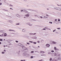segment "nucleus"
Returning <instances> with one entry per match:
<instances>
[{"mask_svg": "<svg viewBox=\"0 0 61 61\" xmlns=\"http://www.w3.org/2000/svg\"><path fill=\"white\" fill-rule=\"evenodd\" d=\"M26 25H29V26H32L33 25V24H31V23L30 22H28L26 24Z\"/></svg>", "mask_w": 61, "mask_h": 61, "instance_id": "obj_1", "label": "nucleus"}, {"mask_svg": "<svg viewBox=\"0 0 61 61\" xmlns=\"http://www.w3.org/2000/svg\"><path fill=\"white\" fill-rule=\"evenodd\" d=\"M56 58V60H61V58L60 57H57L55 58L54 59Z\"/></svg>", "mask_w": 61, "mask_h": 61, "instance_id": "obj_2", "label": "nucleus"}, {"mask_svg": "<svg viewBox=\"0 0 61 61\" xmlns=\"http://www.w3.org/2000/svg\"><path fill=\"white\" fill-rule=\"evenodd\" d=\"M31 10V11H34L35 12H36V13H38V11H36V10H31L30 9H28L27 10Z\"/></svg>", "mask_w": 61, "mask_h": 61, "instance_id": "obj_3", "label": "nucleus"}, {"mask_svg": "<svg viewBox=\"0 0 61 61\" xmlns=\"http://www.w3.org/2000/svg\"><path fill=\"white\" fill-rule=\"evenodd\" d=\"M25 16H26V17H28L30 16V15L28 14H26Z\"/></svg>", "mask_w": 61, "mask_h": 61, "instance_id": "obj_4", "label": "nucleus"}, {"mask_svg": "<svg viewBox=\"0 0 61 61\" xmlns=\"http://www.w3.org/2000/svg\"><path fill=\"white\" fill-rule=\"evenodd\" d=\"M29 35H36V33H30L29 34Z\"/></svg>", "mask_w": 61, "mask_h": 61, "instance_id": "obj_5", "label": "nucleus"}, {"mask_svg": "<svg viewBox=\"0 0 61 61\" xmlns=\"http://www.w3.org/2000/svg\"><path fill=\"white\" fill-rule=\"evenodd\" d=\"M26 52H24L23 53V56H26Z\"/></svg>", "mask_w": 61, "mask_h": 61, "instance_id": "obj_6", "label": "nucleus"}, {"mask_svg": "<svg viewBox=\"0 0 61 61\" xmlns=\"http://www.w3.org/2000/svg\"><path fill=\"white\" fill-rule=\"evenodd\" d=\"M9 31H13V32H15V31L13 30L10 29L9 30Z\"/></svg>", "mask_w": 61, "mask_h": 61, "instance_id": "obj_7", "label": "nucleus"}, {"mask_svg": "<svg viewBox=\"0 0 61 61\" xmlns=\"http://www.w3.org/2000/svg\"><path fill=\"white\" fill-rule=\"evenodd\" d=\"M24 10V12H25V13H28V12L27 10Z\"/></svg>", "mask_w": 61, "mask_h": 61, "instance_id": "obj_8", "label": "nucleus"}, {"mask_svg": "<svg viewBox=\"0 0 61 61\" xmlns=\"http://www.w3.org/2000/svg\"><path fill=\"white\" fill-rule=\"evenodd\" d=\"M16 16L17 17H19V18H20V15L18 14H16Z\"/></svg>", "mask_w": 61, "mask_h": 61, "instance_id": "obj_9", "label": "nucleus"}, {"mask_svg": "<svg viewBox=\"0 0 61 61\" xmlns=\"http://www.w3.org/2000/svg\"><path fill=\"white\" fill-rule=\"evenodd\" d=\"M50 45H49V44H47L46 45V46L47 47H49V46H50Z\"/></svg>", "mask_w": 61, "mask_h": 61, "instance_id": "obj_10", "label": "nucleus"}, {"mask_svg": "<svg viewBox=\"0 0 61 61\" xmlns=\"http://www.w3.org/2000/svg\"><path fill=\"white\" fill-rule=\"evenodd\" d=\"M20 51H19L18 52H17V53L18 54V56L19 55V54H20Z\"/></svg>", "mask_w": 61, "mask_h": 61, "instance_id": "obj_11", "label": "nucleus"}, {"mask_svg": "<svg viewBox=\"0 0 61 61\" xmlns=\"http://www.w3.org/2000/svg\"><path fill=\"white\" fill-rule=\"evenodd\" d=\"M6 41H7V42H11V41H12V40H6Z\"/></svg>", "mask_w": 61, "mask_h": 61, "instance_id": "obj_12", "label": "nucleus"}, {"mask_svg": "<svg viewBox=\"0 0 61 61\" xmlns=\"http://www.w3.org/2000/svg\"><path fill=\"white\" fill-rule=\"evenodd\" d=\"M52 43L53 44H56L57 43L56 42L54 41H52Z\"/></svg>", "mask_w": 61, "mask_h": 61, "instance_id": "obj_13", "label": "nucleus"}, {"mask_svg": "<svg viewBox=\"0 0 61 61\" xmlns=\"http://www.w3.org/2000/svg\"><path fill=\"white\" fill-rule=\"evenodd\" d=\"M0 33H4V30H0Z\"/></svg>", "mask_w": 61, "mask_h": 61, "instance_id": "obj_14", "label": "nucleus"}, {"mask_svg": "<svg viewBox=\"0 0 61 61\" xmlns=\"http://www.w3.org/2000/svg\"><path fill=\"white\" fill-rule=\"evenodd\" d=\"M56 22H58H58H57V21H54V23H55V24H59V23H56Z\"/></svg>", "mask_w": 61, "mask_h": 61, "instance_id": "obj_15", "label": "nucleus"}, {"mask_svg": "<svg viewBox=\"0 0 61 61\" xmlns=\"http://www.w3.org/2000/svg\"><path fill=\"white\" fill-rule=\"evenodd\" d=\"M29 56V54L26 53V56Z\"/></svg>", "mask_w": 61, "mask_h": 61, "instance_id": "obj_16", "label": "nucleus"}, {"mask_svg": "<svg viewBox=\"0 0 61 61\" xmlns=\"http://www.w3.org/2000/svg\"><path fill=\"white\" fill-rule=\"evenodd\" d=\"M9 21V22H10V23H13V21H12V20H10Z\"/></svg>", "mask_w": 61, "mask_h": 61, "instance_id": "obj_17", "label": "nucleus"}, {"mask_svg": "<svg viewBox=\"0 0 61 61\" xmlns=\"http://www.w3.org/2000/svg\"><path fill=\"white\" fill-rule=\"evenodd\" d=\"M22 31L23 32H25V29H23L22 30Z\"/></svg>", "mask_w": 61, "mask_h": 61, "instance_id": "obj_18", "label": "nucleus"}, {"mask_svg": "<svg viewBox=\"0 0 61 61\" xmlns=\"http://www.w3.org/2000/svg\"><path fill=\"white\" fill-rule=\"evenodd\" d=\"M22 48L24 49V50H25V46H24L23 47H22Z\"/></svg>", "mask_w": 61, "mask_h": 61, "instance_id": "obj_19", "label": "nucleus"}, {"mask_svg": "<svg viewBox=\"0 0 61 61\" xmlns=\"http://www.w3.org/2000/svg\"><path fill=\"white\" fill-rule=\"evenodd\" d=\"M41 56H46V55L45 54H41Z\"/></svg>", "mask_w": 61, "mask_h": 61, "instance_id": "obj_20", "label": "nucleus"}, {"mask_svg": "<svg viewBox=\"0 0 61 61\" xmlns=\"http://www.w3.org/2000/svg\"><path fill=\"white\" fill-rule=\"evenodd\" d=\"M4 36V34H2L1 35H0V36L2 37L3 36Z\"/></svg>", "mask_w": 61, "mask_h": 61, "instance_id": "obj_21", "label": "nucleus"}, {"mask_svg": "<svg viewBox=\"0 0 61 61\" xmlns=\"http://www.w3.org/2000/svg\"><path fill=\"white\" fill-rule=\"evenodd\" d=\"M7 35V34H6V33H5L4 35V36H6Z\"/></svg>", "mask_w": 61, "mask_h": 61, "instance_id": "obj_22", "label": "nucleus"}, {"mask_svg": "<svg viewBox=\"0 0 61 61\" xmlns=\"http://www.w3.org/2000/svg\"><path fill=\"white\" fill-rule=\"evenodd\" d=\"M24 50H28V49H27V48H25Z\"/></svg>", "mask_w": 61, "mask_h": 61, "instance_id": "obj_23", "label": "nucleus"}, {"mask_svg": "<svg viewBox=\"0 0 61 61\" xmlns=\"http://www.w3.org/2000/svg\"><path fill=\"white\" fill-rule=\"evenodd\" d=\"M54 9H56V10H58L57 9V8L56 7H54Z\"/></svg>", "mask_w": 61, "mask_h": 61, "instance_id": "obj_24", "label": "nucleus"}, {"mask_svg": "<svg viewBox=\"0 0 61 61\" xmlns=\"http://www.w3.org/2000/svg\"><path fill=\"white\" fill-rule=\"evenodd\" d=\"M30 21H33L34 20L33 19H30Z\"/></svg>", "mask_w": 61, "mask_h": 61, "instance_id": "obj_25", "label": "nucleus"}, {"mask_svg": "<svg viewBox=\"0 0 61 61\" xmlns=\"http://www.w3.org/2000/svg\"><path fill=\"white\" fill-rule=\"evenodd\" d=\"M44 17H43V18H48L46 17L43 16Z\"/></svg>", "mask_w": 61, "mask_h": 61, "instance_id": "obj_26", "label": "nucleus"}, {"mask_svg": "<svg viewBox=\"0 0 61 61\" xmlns=\"http://www.w3.org/2000/svg\"><path fill=\"white\" fill-rule=\"evenodd\" d=\"M45 28L46 29H48V27H45Z\"/></svg>", "mask_w": 61, "mask_h": 61, "instance_id": "obj_27", "label": "nucleus"}, {"mask_svg": "<svg viewBox=\"0 0 61 61\" xmlns=\"http://www.w3.org/2000/svg\"><path fill=\"white\" fill-rule=\"evenodd\" d=\"M49 23H50V24H52V23H53L52 22H49Z\"/></svg>", "mask_w": 61, "mask_h": 61, "instance_id": "obj_28", "label": "nucleus"}, {"mask_svg": "<svg viewBox=\"0 0 61 61\" xmlns=\"http://www.w3.org/2000/svg\"><path fill=\"white\" fill-rule=\"evenodd\" d=\"M19 23H16V25H19Z\"/></svg>", "mask_w": 61, "mask_h": 61, "instance_id": "obj_29", "label": "nucleus"}, {"mask_svg": "<svg viewBox=\"0 0 61 61\" xmlns=\"http://www.w3.org/2000/svg\"><path fill=\"white\" fill-rule=\"evenodd\" d=\"M34 52V51H31L30 52V53H33Z\"/></svg>", "mask_w": 61, "mask_h": 61, "instance_id": "obj_30", "label": "nucleus"}, {"mask_svg": "<svg viewBox=\"0 0 61 61\" xmlns=\"http://www.w3.org/2000/svg\"><path fill=\"white\" fill-rule=\"evenodd\" d=\"M48 54L49 55H50V54H51V52H49L48 53Z\"/></svg>", "mask_w": 61, "mask_h": 61, "instance_id": "obj_31", "label": "nucleus"}, {"mask_svg": "<svg viewBox=\"0 0 61 61\" xmlns=\"http://www.w3.org/2000/svg\"><path fill=\"white\" fill-rule=\"evenodd\" d=\"M18 45H19V46H21V43H19L18 44Z\"/></svg>", "mask_w": 61, "mask_h": 61, "instance_id": "obj_32", "label": "nucleus"}, {"mask_svg": "<svg viewBox=\"0 0 61 61\" xmlns=\"http://www.w3.org/2000/svg\"><path fill=\"white\" fill-rule=\"evenodd\" d=\"M54 56H56V53H55Z\"/></svg>", "mask_w": 61, "mask_h": 61, "instance_id": "obj_33", "label": "nucleus"}, {"mask_svg": "<svg viewBox=\"0 0 61 61\" xmlns=\"http://www.w3.org/2000/svg\"><path fill=\"white\" fill-rule=\"evenodd\" d=\"M60 29H61V28H57V29H58L59 30H60Z\"/></svg>", "mask_w": 61, "mask_h": 61, "instance_id": "obj_34", "label": "nucleus"}, {"mask_svg": "<svg viewBox=\"0 0 61 61\" xmlns=\"http://www.w3.org/2000/svg\"><path fill=\"white\" fill-rule=\"evenodd\" d=\"M33 43V44H36V42H34Z\"/></svg>", "mask_w": 61, "mask_h": 61, "instance_id": "obj_35", "label": "nucleus"}, {"mask_svg": "<svg viewBox=\"0 0 61 61\" xmlns=\"http://www.w3.org/2000/svg\"><path fill=\"white\" fill-rule=\"evenodd\" d=\"M51 52H52V53H53L54 52V51H53V50H52L51 51Z\"/></svg>", "mask_w": 61, "mask_h": 61, "instance_id": "obj_36", "label": "nucleus"}, {"mask_svg": "<svg viewBox=\"0 0 61 61\" xmlns=\"http://www.w3.org/2000/svg\"><path fill=\"white\" fill-rule=\"evenodd\" d=\"M33 57H34L32 56H31L30 57L31 58H33Z\"/></svg>", "mask_w": 61, "mask_h": 61, "instance_id": "obj_37", "label": "nucleus"}, {"mask_svg": "<svg viewBox=\"0 0 61 61\" xmlns=\"http://www.w3.org/2000/svg\"><path fill=\"white\" fill-rule=\"evenodd\" d=\"M58 21L59 22L60 21V19H58Z\"/></svg>", "mask_w": 61, "mask_h": 61, "instance_id": "obj_38", "label": "nucleus"}, {"mask_svg": "<svg viewBox=\"0 0 61 61\" xmlns=\"http://www.w3.org/2000/svg\"><path fill=\"white\" fill-rule=\"evenodd\" d=\"M20 46H22V47H23V46H24L23 45L21 44V45H20Z\"/></svg>", "mask_w": 61, "mask_h": 61, "instance_id": "obj_39", "label": "nucleus"}, {"mask_svg": "<svg viewBox=\"0 0 61 61\" xmlns=\"http://www.w3.org/2000/svg\"><path fill=\"white\" fill-rule=\"evenodd\" d=\"M0 41H3V39H0Z\"/></svg>", "mask_w": 61, "mask_h": 61, "instance_id": "obj_40", "label": "nucleus"}, {"mask_svg": "<svg viewBox=\"0 0 61 61\" xmlns=\"http://www.w3.org/2000/svg\"><path fill=\"white\" fill-rule=\"evenodd\" d=\"M2 54H5V53L4 52H2Z\"/></svg>", "mask_w": 61, "mask_h": 61, "instance_id": "obj_41", "label": "nucleus"}, {"mask_svg": "<svg viewBox=\"0 0 61 61\" xmlns=\"http://www.w3.org/2000/svg\"><path fill=\"white\" fill-rule=\"evenodd\" d=\"M34 16L36 17H37V15H34Z\"/></svg>", "mask_w": 61, "mask_h": 61, "instance_id": "obj_42", "label": "nucleus"}, {"mask_svg": "<svg viewBox=\"0 0 61 61\" xmlns=\"http://www.w3.org/2000/svg\"><path fill=\"white\" fill-rule=\"evenodd\" d=\"M54 48L55 50H56V47H54Z\"/></svg>", "mask_w": 61, "mask_h": 61, "instance_id": "obj_43", "label": "nucleus"}, {"mask_svg": "<svg viewBox=\"0 0 61 61\" xmlns=\"http://www.w3.org/2000/svg\"><path fill=\"white\" fill-rule=\"evenodd\" d=\"M29 42H30V43H33V41H29Z\"/></svg>", "mask_w": 61, "mask_h": 61, "instance_id": "obj_44", "label": "nucleus"}, {"mask_svg": "<svg viewBox=\"0 0 61 61\" xmlns=\"http://www.w3.org/2000/svg\"><path fill=\"white\" fill-rule=\"evenodd\" d=\"M3 10H5V11H8V10H5V9H4Z\"/></svg>", "mask_w": 61, "mask_h": 61, "instance_id": "obj_45", "label": "nucleus"}, {"mask_svg": "<svg viewBox=\"0 0 61 61\" xmlns=\"http://www.w3.org/2000/svg\"><path fill=\"white\" fill-rule=\"evenodd\" d=\"M56 31V30L55 29L54 30H53V32H55V31Z\"/></svg>", "mask_w": 61, "mask_h": 61, "instance_id": "obj_46", "label": "nucleus"}, {"mask_svg": "<svg viewBox=\"0 0 61 61\" xmlns=\"http://www.w3.org/2000/svg\"><path fill=\"white\" fill-rule=\"evenodd\" d=\"M15 42H16V43H18V41H15Z\"/></svg>", "mask_w": 61, "mask_h": 61, "instance_id": "obj_47", "label": "nucleus"}, {"mask_svg": "<svg viewBox=\"0 0 61 61\" xmlns=\"http://www.w3.org/2000/svg\"><path fill=\"white\" fill-rule=\"evenodd\" d=\"M50 60H52V59L51 58L50 59Z\"/></svg>", "mask_w": 61, "mask_h": 61, "instance_id": "obj_48", "label": "nucleus"}, {"mask_svg": "<svg viewBox=\"0 0 61 61\" xmlns=\"http://www.w3.org/2000/svg\"><path fill=\"white\" fill-rule=\"evenodd\" d=\"M55 32L56 33H57V34H59V33H58V32L56 31Z\"/></svg>", "mask_w": 61, "mask_h": 61, "instance_id": "obj_49", "label": "nucleus"}, {"mask_svg": "<svg viewBox=\"0 0 61 61\" xmlns=\"http://www.w3.org/2000/svg\"><path fill=\"white\" fill-rule=\"evenodd\" d=\"M45 53V52H44V51H42V53H43H43Z\"/></svg>", "mask_w": 61, "mask_h": 61, "instance_id": "obj_50", "label": "nucleus"}, {"mask_svg": "<svg viewBox=\"0 0 61 61\" xmlns=\"http://www.w3.org/2000/svg\"><path fill=\"white\" fill-rule=\"evenodd\" d=\"M10 6H13L12 5H10Z\"/></svg>", "mask_w": 61, "mask_h": 61, "instance_id": "obj_51", "label": "nucleus"}, {"mask_svg": "<svg viewBox=\"0 0 61 61\" xmlns=\"http://www.w3.org/2000/svg\"><path fill=\"white\" fill-rule=\"evenodd\" d=\"M27 45H30V43H27Z\"/></svg>", "mask_w": 61, "mask_h": 61, "instance_id": "obj_52", "label": "nucleus"}, {"mask_svg": "<svg viewBox=\"0 0 61 61\" xmlns=\"http://www.w3.org/2000/svg\"><path fill=\"white\" fill-rule=\"evenodd\" d=\"M25 2H27V0H23Z\"/></svg>", "mask_w": 61, "mask_h": 61, "instance_id": "obj_53", "label": "nucleus"}, {"mask_svg": "<svg viewBox=\"0 0 61 61\" xmlns=\"http://www.w3.org/2000/svg\"><path fill=\"white\" fill-rule=\"evenodd\" d=\"M43 60L41 59V60H39V61H43Z\"/></svg>", "mask_w": 61, "mask_h": 61, "instance_id": "obj_54", "label": "nucleus"}, {"mask_svg": "<svg viewBox=\"0 0 61 61\" xmlns=\"http://www.w3.org/2000/svg\"><path fill=\"white\" fill-rule=\"evenodd\" d=\"M20 11H21V12H23V11H24V10H20Z\"/></svg>", "mask_w": 61, "mask_h": 61, "instance_id": "obj_55", "label": "nucleus"}, {"mask_svg": "<svg viewBox=\"0 0 61 61\" xmlns=\"http://www.w3.org/2000/svg\"><path fill=\"white\" fill-rule=\"evenodd\" d=\"M57 19H55V21H57Z\"/></svg>", "mask_w": 61, "mask_h": 61, "instance_id": "obj_56", "label": "nucleus"}, {"mask_svg": "<svg viewBox=\"0 0 61 61\" xmlns=\"http://www.w3.org/2000/svg\"><path fill=\"white\" fill-rule=\"evenodd\" d=\"M37 42H38V43H40V41H37Z\"/></svg>", "mask_w": 61, "mask_h": 61, "instance_id": "obj_57", "label": "nucleus"}, {"mask_svg": "<svg viewBox=\"0 0 61 61\" xmlns=\"http://www.w3.org/2000/svg\"><path fill=\"white\" fill-rule=\"evenodd\" d=\"M4 52H6V50H4Z\"/></svg>", "mask_w": 61, "mask_h": 61, "instance_id": "obj_58", "label": "nucleus"}, {"mask_svg": "<svg viewBox=\"0 0 61 61\" xmlns=\"http://www.w3.org/2000/svg\"><path fill=\"white\" fill-rule=\"evenodd\" d=\"M46 15L47 16H49V15H48L47 14H46Z\"/></svg>", "mask_w": 61, "mask_h": 61, "instance_id": "obj_59", "label": "nucleus"}, {"mask_svg": "<svg viewBox=\"0 0 61 61\" xmlns=\"http://www.w3.org/2000/svg\"><path fill=\"white\" fill-rule=\"evenodd\" d=\"M57 5H58V6H61V5H59L57 4Z\"/></svg>", "mask_w": 61, "mask_h": 61, "instance_id": "obj_60", "label": "nucleus"}, {"mask_svg": "<svg viewBox=\"0 0 61 61\" xmlns=\"http://www.w3.org/2000/svg\"><path fill=\"white\" fill-rule=\"evenodd\" d=\"M36 38H37V37H35V39H36Z\"/></svg>", "mask_w": 61, "mask_h": 61, "instance_id": "obj_61", "label": "nucleus"}, {"mask_svg": "<svg viewBox=\"0 0 61 61\" xmlns=\"http://www.w3.org/2000/svg\"><path fill=\"white\" fill-rule=\"evenodd\" d=\"M2 5V3H0V5Z\"/></svg>", "mask_w": 61, "mask_h": 61, "instance_id": "obj_62", "label": "nucleus"}, {"mask_svg": "<svg viewBox=\"0 0 61 61\" xmlns=\"http://www.w3.org/2000/svg\"><path fill=\"white\" fill-rule=\"evenodd\" d=\"M35 52H38H38H37V51H35Z\"/></svg>", "mask_w": 61, "mask_h": 61, "instance_id": "obj_63", "label": "nucleus"}, {"mask_svg": "<svg viewBox=\"0 0 61 61\" xmlns=\"http://www.w3.org/2000/svg\"><path fill=\"white\" fill-rule=\"evenodd\" d=\"M53 61H57V60H54Z\"/></svg>", "mask_w": 61, "mask_h": 61, "instance_id": "obj_64", "label": "nucleus"}]
</instances>
